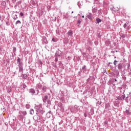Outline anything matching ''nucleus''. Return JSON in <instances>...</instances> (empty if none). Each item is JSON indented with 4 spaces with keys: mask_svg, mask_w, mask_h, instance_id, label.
<instances>
[{
    "mask_svg": "<svg viewBox=\"0 0 131 131\" xmlns=\"http://www.w3.org/2000/svg\"><path fill=\"white\" fill-rule=\"evenodd\" d=\"M35 109H36V113L37 116H41L45 113V111L43 110V108H42V105L41 104L36 105Z\"/></svg>",
    "mask_w": 131,
    "mask_h": 131,
    "instance_id": "obj_1",
    "label": "nucleus"
},
{
    "mask_svg": "<svg viewBox=\"0 0 131 131\" xmlns=\"http://www.w3.org/2000/svg\"><path fill=\"white\" fill-rule=\"evenodd\" d=\"M81 106L75 105L74 106H71L70 109L72 113H77L80 112Z\"/></svg>",
    "mask_w": 131,
    "mask_h": 131,
    "instance_id": "obj_2",
    "label": "nucleus"
},
{
    "mask_svg": "<svg viewBox=\"0 0 131 131\" xmlns=\"http://www.w3.org/2000/svg\"><path fill=\"white\" fill-rule=\"evenodd\" d=\"M17 62L18 63L19 72L21 73V72H23V63L21 62V59L20 58H18Z\"/></svg>",
    "mask_w": 131,
    "mask_h": 131,
    "instance_id": "obj_3",
    "label": "nucleus"
},
{
    "mask_svg": "<svg viewBox=\"0 0 131 131\" xmlns=\"http://www.w3.org/2000/svg\"><path fill=\"white\" fill-rule=\"evenodd\" d=\"M39 93V91H38V89L37 90L36 92H35V91L34 89H30L29 91V93L32 94V96H34V95H38V93Z\"/></svg>",
    "mask_w": 131,
    "mask_h": 131,
    "instance_id": "obj_4",
    "label": "nucleus"
},
{
    "mask_svg": "<svg viewBox=\"0 0 131 131\" xmlns=\"http://www.w3.org/2000/svg\"><path fill=\"white\" fill-rule=\"evenodd\" d=\"M123 68H124L123 63L121 62L118 64V69L119 71H122V69H123Z\"/></svg>",
    "mask_w": 131,
    "mask_h": 131,
    "instance_id": "obj_5",
    "label": "nucleus"
},
{
    "mask_svg": "<svg viewBox=\"0 0 131 131\" xmlns=\"http://www.w3.org/2000/svg\"><path fill=\"white\" fill-rule=\"evenodd\" d=\"M30 4L31 6H32L33 8H36L37 7V2L33 0H31Z\"/></svg>",
    "mask_w": 131,
    "mask_h": 131,
    "instance_id": "obj_6",
    "label": "nucleus"
},
{
    "mask_svg": "<svg viewBox=\"0 0 131 131\" xmlns=\"http://www.w3.org/2000/svg\"><path fill=\"white\" fill-rule=\"evenodd\" d=\"M118 100L119 101H122V100H125V94H123V95H120L118 97Z\"/></svg>",
    "mask_w": 131,
    "mask_h": 131,
    "instance_id": "obj_7",
    "label": "nucleus"
},
{
    "mask_svg": "<svg viewBox=\"0 0 131 131\" xmlns=\"http://www.w3.org/2000/svg\"><path fill=\"white\" fill-rule=\"evenodd\" d=\"M1 8H2V9H6V8H7V3H6V1H2L1 3Z\"/></svg>",
    "mask_w": 131,
    "mask_h": 131,
    "instance_id": "obj_8",
    "label": "nucleus"
},
{
    "mask_svg": "<svg viewBox=\"0 0 131 131\" xmlns=\"http://www.w3.org/2000/svg\"><path fill=\"white\" fill-rule=\"evenodd\" d=\"M56 56H59L60 57H62V51H61L60 50L58 49L56 51V53L55 54Z\"/></svg>",
    "mask_w": 131,
    "mask_h": 131,
    "instance_id": "obj_9",
    "label": "nucleus"
},
{
    "mask_svg": "<svg viewBox=\"0 0 131 131\" xmlns=\"http://www.w3.org/2000/svg\"><path fill=\"white\" fill-rule=\"evenodd\" d=\"M43 103H47V102H48L49 104V96L46 95L44 97V98L43 99Z\"/></svg>",
    "mask_w": 131,
    "mask_h": 131,
    "instance_id": "obj_10",
    "label": "nucleus"
},
{
    "mask_svg": "<svg viewBox=\"0 0 131 131\" xmlns=\"http://www.w3.org/2000/svg\"><path fill=\"white\" fill-rule=\"evenodd\" d=\"M47 92V87L46 86H43L41 89V92L42 94H45Z\"/></svg>",
    "mask_w": 131,
    "mask_h": 131,
    "instance_id": "obj_11",
    "label": "nucleus"
},
{
    "mask_svg": "<svg viewBox=\"0 0 131 131\" xmlns=\"http://www.w3.org/2000/svg\"><path fill=\"white\" fill-rule=\"evenodd\" d=\"M86 17H88V19H90V20H93V14L92 13H89L87 14Z\"/></svg>",
    "mask_w": 131,
    "mask_h": 131,
    "instance_id": "obj_12",
    "label": "nucleus"
},
{
    "mask_svg": "<svg viewBox=\"0 0 131 131\" xmlns=\"http://www.w3.org/2000/svg\"><path fill=\"white\" fill-rule=\"evenodd\" d=\"M21 77L23 79H28V76L26 74H22Z\"/></svg>",
    "mask_w": 131,
    "mask_h": 131,
    "instance_id": "obj_13",
    "label": "nucleus"
},
{
    "mask_svg": "<svg viewBox=\"0 0 131 131\" xmlns=\"http://www.w3.org/2000/svg\"><path fill=\"white\" fill-rule=\"evenodd\" d=\"M55 57V62H58V59H60V58H61V56H59V55H55L54 56Z\"/></svg>",
    "mask_w": 131,
    "mask_h": 131,
    "instance_id": "obj_14",
    "label": "nucleus"
},
{
    "mask_svg": "<svg viewBox=\"0 0 131 131\" xmlns=\"http://www.w3.org/2000/svg\"><path fill=\"white\" fill-rule=\"evenodd\" d=\"M5 22L7 26H9V25H10V19H9L8 18H6Z\"/></svg>",
    "mask_w": 131,
    "mask_h": 131,
    "instance_id": "obj_15",
    "label": "nucleus"
},
{
    "mask_svg": "<svg viewBox=\"0 0 131 131\" xmlns=\"http://www.w3.org/2000/svg\"><path fill=\"white\" fill-rule=\"evenodd\" d=\"M97 11H98V10L97 9V8H93V9H92V13H93V14H97Z\"/></svg>",
    "mask_w": 131,
    "mask_h": 131,
    "instance_id": "obj_16",
    "label": "nucleus"
},
{
    "mask_svg": "<svg viewBox=\"0 0 131 131\" xmlns=\"http://www.w3.org/2000/svg\"><path fill=\"white\" fill-rule=\"evenodd\" d=\"M120 36L121 38H125V34L122 33L121 32H120Z\"/></svg>",
    "mask_w": 131,
    "mask_h": 131,
    "instance_id": "obj_17",
    "label": "nucleus"
},
{
    "mask_svg": "<svg viewBox=\"0 0 131 131\" xmlns=\"http://www.w3.org/2000/svg\"><path fill=\"white\" fill-rule=\"evenodd\" d=\"M19 114L25 116L27 114V113L26 112V111H21L19 112Z\"/></svg>",
    "mask_w": 131,
    "mask_h": 131,
    "instance_id": "obj_18",
    "label": "nucleus"
},
{
    "mask_svg": "<svg viewBox=\"0 0 131 131\" xmlns=\"http://www.w3.org/2000/svg\"><path fill=\"white\" fill-rule=\"evenodd\" d=\"M100 22H102L101 19H100L99 18H96V24H99Z\"/></svg>",
    "mask_w": 131,
    "mask_h": 131,
    "instance_id": "obj_19",
    "label": "nucleus"
},
{
    "mask_svg": "<svg viewBox=\"0 0 131 131\" xmlns=\"http://www.w3.org/2000/svg\"><path fill=\"white\" fill-rule=\"evenodd\" d=\"M37 86L38 88V89H39V90H41V89L43 86H42V85H41V84L40 83H38L37 84Z\"/></svg>",
    "mask_w": 131,
    "mask_h": 131,
    "instance_id": "obj_20",
    "label": "nucleus"
},
{
    "mask_svg": "<svg viewBox=\"0 0 131 131\" xmlns=\"http://www.w3.org/2000/svg\"><path fill=\"white\" fill-rule=\"evenodd\" d=\"M82 70L83 72H84V71H86V66H83L82 68Z\"/></svg>",
    "mask_w": 131,
    "mask_h": 131,
    "instance_id": "obj_21",
    "label": "nucleus"
},
{
    "mask_svg": "<svg viewBox=\"0 0 131 131\" xmlns=\"http://www.w3.org/2000/svg\"><path fill=\"white\" fill-rule=\"evenodd\" d=\"M90 115H94V108H91L90 112Z\"/></svg>",
    "mask_w": 131,
    "mask_h": 131,
    "instance_id": "obj_22",
    "label": "nucleus"
},
{
    "mask_svg": "<svg viewBox=\"0 0 131 131\" xmlns=\"http://www.w3.org/2000/svg\"><path fill=\"white\" fill-rule=\"evenodd\" d=\"M125 114H126V115H130V112L128 110H126Z\"/></svg>",
    "mask_w": 131,
    "mask_h": 131,
    "instance_id": "obj_23",
    "label": "nucleus"
},
{
    "mask_svg": "<svg viewBox=\"0 0 131 131\" xmlns=\"http://www.w3.org/2000/svg\"><path fill=\"white\" fill-rule=\"evenodd\" d=\"M30 114H31V115H33V114H34V111L33 110V109L30 110Z\"/></svg>",
    "mask_w": 131,
    "mask_h": 131,
    "instance_id": "obj_24",
    "label": "nucleus"
},
{
    "mask_svg": "<svg viewBox=\"0 0 131 131\" xmlns=\"http://www.w3.org/2000/svg\"><path fill=\"white\" fill-rule=\"evenodd\" d=\"M68 35H69L70 36H71V35H72V34H73V33L72 32V31L70 30L68 32Z\"/></svg>",
    "mask_w": 131,
    "mask_h": 131,
    "instance_id": "obj_25",
    "label": "nucleus"
},
{
    "mask_svg": "<svg viewBox=\"0 0 131 131\" xmlns=\"http://www.w3.org/2000/svg\"><path fill=\"white\" fill-rule=\"evenodd\" d=\"M105 45H106V46H109V45H110V41L106 40L105 41Z\"/></svg>",
    "mask_w": 131,
    "mask_h": 131,
    "instance_id": "obj_26",
    "label": "nucleus"
},
{
    "mask_svg": "<svg viewBox=\"0 0 131 131\" xmlns=\"http://www.w3.org/2000/svg\"><path fill=\"white\" fill-rule=\"evenodd\" d=\"M80 23H81V20L79 19L77 21V26H79V25H80Z\"/></svg>",
    "mask_w": 131,
    "mask_h": 131,
    "instance_id": "obj_27",
    "label": "nucleus"
},
{
    "mask_svg": "<svg viewBox=\"0 0 131 131\" xmlns=\"http://www.w3.org/2000/svg\"><path fill=\"white\" fill-rule=\"evenodd\" d=\"M128 25V23H125L123 25L124 28H127L126 27H127Z\"/></svg>",
    "mask_w": 131,
    "mask_h": 131,
    "instance_id": "obj_28",
    "label": "nucleus"
},
{
    "mask_svg": "<svg viewBox=\"0 0 131 131\" xmlns=\"http://www.w3.org/2000/svg\"><path fill=\"white\" fill-rule=\"evenodd\" d=\"M111 11H114V12H116L117 11L116 9H115V8H114V7H111Z\"/></svg>",
    "mask_w": 131,
    "mask_h": 131,
    "instance_id": "obj_29",
    "label": "nucleus"
},
{
    "mask_svg": "<svg viewBox=\"0 0 131 131\" xmlns=\"http://www.w3.org/2000/svg\"><path fill=\"white\" fill-rule=\"evenodd\" d=\"M109 107H110V104H109V103H106V104H105V108H109Z\"/></svg>",
    "mask_w": 131,
    "mask_h": 131,
    "instance_id": "obj_30",
    "label": "nucleus"
},
{
    "mask_svg": "<svg viewBox=\"0 0 131 131\" xmlns=\"http://www.w3.org/2000/svg\"><path fill=\"white\" fill-rule=\"evenodd\" d=\"M27 86H26V84H25V83H24L23 85V90H25V89H26V87Z\"/></svg>",
    "mask_w": 131,
    "mask_h": 131,
    "instance_id": "obj_31",
    "label": "nucleus"
},
{
    "mask_svg": "<svg viewBox=\"0 0 131 131\" xmlns=\"http://www.w3.org/2000/svg\"><path fill=\"white\" fill-rule=\"evenodd\" d=\"M26 108H27V109H29V108H30V105L26 104Z\"/></svg>",
    "mask_w": 131,
    "mask_h": 131,
    "instance_id": "obj_32",
    "label": "nucleus"
},
{
    "mask_svg": "<svg viewBox=\"0 0 131 131\" xmlns=\"http://www.w3.org/2000/svg\"><path fill=\"white\" fill-rule=\"evenodd\" d=\"M21 24V21L20 20H17L16 23H15V25H17V24Z\"/></svg>",
    "mask_w": 131,
    "mask_h": 131,
    "instance_id": "obj_33",
    "label": "nucleus"
},
{
    "mask_svg": "<svg viewBox=\"0 0 131 131\" xmlns=\"http://www.w3.org/2000/svg\"><path fill=\"white\" fill-rule=\"evenodd\" d=\"M107 123H108V121H104V124L105 126H106V125H107Z\"/></svg>",
    "mask_w": 131,
    "mask_h": 131,
    "instance_id": "obj_34",
    "label": "nucleus"
},
{
    "mask_svg": "<svg viewBox=\"0 0 131 131\" xmlns=\"http://www.w3.org/2000/svg\"><path fill=\"white\" fill-rule=\"evenodd\" d=\"M116 64H117V60H115L114 61V65H115V66H116Z\"/></svg>",
    "mask_w": 131,
    "mask_h": 131,
    "instance_id": "obj_35",
    "label": "nucleus"
},
{
    "mask_svg": "<svg viewBox=\"0 0 131 131\" xmlns=\"http://www.w3.org/2000/svg\"><path fill=\"white\" fill-rule=\"evenodd\" d=\"M59 31H60V30H59V29H57L56 30V33H57V34H59Z\"/></svg>",
    "mask_w": 131,
    "mask_h": 131,
    "instance_id": "obj_36",
    "label": "nucleus"
},
{
    "mask_svg": "<svg viewBox=\"0 0 131 131\" xmlns=\"http://www.w3.org/2000/svg\"><path fill=\"white\" fill-rule=\"evenodd\" d=\"M19 15L21 17H23V16H24V14L23 12H20Z\"/></svg>",
    "mask_w": 131,
    "mask_h": 131,
    "instance_id": "obj_37",
    "label": "nucleus"
},
{
    "mask_svg": "<svg viewBox=\"0 0 131 131\" xmlns=\"http://www.w3.org/2000/svg\"><path fill=\"white\" fill-rule=\"evenodd\" d=\"M16 50H17V49H16V47H13V52H16Z\"/></svg>",
    "mask_w": 131,
    "mask_h": 131,
    "instance_id": "obj_38",
    "label": "nucleus"
},
{
    "mask_svg": "<svg viewBox=\"0 0 131 131\" xmlns=\"http://www.w3.org/2000/svg\"><path fill=\"white\" fill-rule=\"evenodd\" d=\"M16 17H13V19L14 20H17V19H18V17H17V15H15Z\"/></svg>",
    "mask_w": 131,
    "mask_h": 131,
    "instance_id": "obj_39",
    "label": "nucleus"
},
{
    "mask_svg": "<svg viewBox=\"0 0 131 131\" xmlns=\"http://www.w3.org/2000/svg\"><path fill=\"white\" fill-rule=\"evenodd\" d=\"M6 2L8 3V4H10V1L9 0H5Z\"/></svg>",
    "mask_w": 131,
    "mask_h": 131,
    "instance_id": "obj_40",
    "label": "nucleus"
},
{
    "mask_svg": "<svg viewBox=\"0 0 131 131\" xmlns=\"http://www.w3.org/2000/svg\"><path fill=\"white\" fill-rule=\"evenodd\" d=\"M21 4V1H19V2H17L16 5H19V4Z\"/></svg>",
    "mask_w": 131,
    "mask_h": 131,
    "instance_id": "obj_41",
    "label": "nucleus"
},
{
    "mask_svg": "<svg viewBox=\"0 0 131 131\" xmlns=\"http://www.w3.org/2000/svg\"><path fill=\"white\" fill-rule=\"evenodd\" d=\"M70 43H71V44L73 43V40H71L70 41Z\"/></svg>",
    "mask_w": 131,
    "mask_h": 131,
    "instance_id": "obj_42",
    "label": "nucleus"
},
{
    "mask_svg": "<svg viewBox=\"0 0 131 131\" xmlns=\"http://www.w3.org/2000/svg\"><path fill=\"white\" fill-rule=\"evenodd\" d=\"M82 55L84 57H85V55H86V53H83Z\"/></svg>",
    "mask_w": 131,
    "mask_h": 131,
    "instance_id": "obj_43",
    "label": "nucleus"
},
{
    "mask_svg": "<svg viewBox=\"0 0 131 131\" xmlns=\"http://www.w3.org/2000/svg\"><path fill=\"white\" fill-rule=\"evenodd\" d=\"M12 2L13 4H15V3H16V0H12Z\"/></svg>",
    "mask_w": 131,
    "mask_h": 131,
    "instance_id": "obj_44",
    "label": "nucleus"
},
{
    "mask_svg": "<svg viewBox=\"0 0 131 131\" xmlns=\"http://www.w3.org/2000/svg\"><path fill=\"white\" fill-rule=\"evenodd\" d=\"M60 100L61 101H63V100H64V98L61 97V98H60Z\"/></svg>",
    "mask_w": 131,
    "mask_h": 131,
    "instance_id": "obj_45",
    "label": "nucleus"
},
{
    "mask_svg": "<svg viewBox=\"0 0 131 131\" xmlns=\"http://www.w3.org/2000/svg\"><path fill=\"white\" fill-rule=\"evenodd\" d=\"M54 67H57V63H55L53 65Z\"/></svg>",
    "mask_w": 131,
    "mask_h": 131,
    "instance_id": "obj_46",
    "label": "nucleus"
},
{
    "mask_svg": "<svg viewBox=\"0 0 131 131\" xmlns=\"http://www.w3.org/2000/svg\"><path fill=\"white\" fill-rule=\"evenodd\" d=\"M111 53H112V54H114V53H115V51H111Z\"/></svg>",
    "mask_w": 131,
    "mask_h": 131,
    "instance_id": "obj_47",
    "label": "nucleus"
},
{
    "mask_svg": "<svg viewBox=\"0 0 131 131\" xmlns=\"http://www.w3.org/2000/svg\"><path fill=\"white\" fill-rule=\"evenodd\" d=\"M58 64L60 65V64H62V62L60 61H58Z\"/></svg>",
    "mask_w": 131,
    "mask_h": 131,
    "instance_id": "obj_48",
    "label": "nucleus"
},
{
    "mask_svg": "<svg viewBox=\"0 0 131 131\" xmlns=\"http://www.w3.org/2000/svg\"><path fill=\"white\" fill-rule=\"evenodd\" d=\"M52 41H54V42L56 41L55 40V38H52Z\"/></svg>",
    "mask_w": 131,
    "mask_h": 131,
    "instance_id": "obj_49",
    "label": "nucleus"
},
{
    "mask_svg": "<svg viewBox=\"0 0 131 131\" xmlns=\"http://www.w3.org/2000/svg\"><path fill=\"white\" fill-rule=\"evenodd\" d=\"M128 98V95H127L126 97H125V100H126V99H127Z\"/></svg>",
    "mask_w": 131,
    "mask_h": 131,
    "instance_id": "obj_50",
    "label": "nucleus"
},
{
    "mask_svg": "<svg viewBox=\"0 0 131 131\" xmlns=\"http://www.w3.org/2000/svg\"><path fill=\"white\" fill-rule=\"evenodd\" d=\"M78 6L79 8H80V5H79V2L78 3Z\"/></svg>",
    "mask_w": 131,
    "mask_h": 131,
    "instance_id": "obj_51",
    "label": "nucleus"
},
{
    "mask_svg": "<svg viewBox=\"0 0 131 131\" xmlns=\"http://www.w3.org/2000/svg\"><path fill=\"white\" fill-rule=\"evenodd\" d=\"M84 117H86V114H84Z\"/></svg>",
    "mask_w": 131,
    "mask_h": 131,
    "instance_id": "obj_52",
    "label": "nucleus"
},
{
    "mask_svg": "<svg viewBox=\"0 0 131 131\" xmlns=\"http://www.w3.org/2000/svg\"><path fill=\"white\" fill-rule=\"evenodd\" d=\"M0 21H2V16H0Z\"/></svg>",
    "mask_w": 131,
    "mask_h": 131,
    "instance_id": "obj_53",
    "label": "nucleus"
},
{
    "mask_svg": "<svg viewBox=\"0 0 131 131\" xmlns=\"http://www.w3.org/2000/svg\"><path fill=\"white\" fill-rule=\"evenodd\" d=\"M5 125H8V123H5Z\"/></svg>",
    "mask_w": 131,
    "mask_h": 131,
    "instance_id": "obj_54",
    "label": "nucleus"
},
{
    "mask_svg": "<svg viewBox=\"0 0 131 131\" xmlns=\"http://www.w3.org/2000/svg\"><path fill=\"white\" fill-rule=\"evenodd\" d=\"M82 18H84V15H82Z\"/></svg>",
    "mask_w": 131,
    "mask_h": 131,
    "instance_id": "obj_55",
    "label": "nucleus"
},
{
    "mask_svg": "<svg viewBox=\"0 0 131 131\" xmlns=\"http://www.w3.org/2000/svg\"><path fill=\"white\" fill-rule=\"evenodd\" d=\"M115 81H117V80L116 79H115Z\"/></svg>",
    "mask_w": 131,
    "mask_h": 131,
    "instance_id": "obj_56",
    "label": "nucleus"
},
{
    "mask_svg": "<svg viewBox=\"0 0 131 131\" xmlns=\"http://www.w3.org/2000/svg\"><path fill=\"white\" fill-rule=\"evenodd\" d=\"M67 41H69L68 39H67Z\"/></svg>",
    "mask_w": 131,
    "mask_h": 131,
    "instance_id": "obj_57",
    "label": "nucleus"
},
{
    "mask_svg": "<svg viewBox=\"0 0 131 131\" xmlns=\"http://www.w3.org/2000/svg\"><path fill=\"white\" fill-rule=\"evenodd\" d=\"M48 113H51V111H50L49 112H48Z\"/></svg>",
    "mask_w": 131,
    "mask_h": 131,
    "instance_id": "obj_58",
    "label": "nucleus"
},
{
    "mask_svg": "<svg viewBox=\"0 0 131 131\" xmlns=\"http://www.w3.org/2000/svg\"><path fill=\"white\" fill-rule=\"evenodd\" d=\"M72 14H73V11H72Z\"/></svg>",
    "mask_w": 131,
    "mask_h": 131,
    "instance_id": "obj_59",
    "label": "nucleus"
},
{
    "mask_svg": "<svg viewBox=\"0 0 131 131\" xmlns=\"http://www.w3.org/2000/svg\"><path fill=\"white\" fill-rule=\"evenodd\" d=\"M129 95H130V94H131V92H130V93H129Z\"/></svg>",
    "mask_w": 131,
    "mask_h": 131,
    "instance_id": "obj_60",
    "label": "nucleus"
},
{
    "mask_svg": "<svg viewBox=\"0 0 131 131\" xmlns=\"http://www.w3.org/2000/svg\"><path fill=\"white\" fill-rule=\"evenodd\" d=\"M95 1H96V2H97L98 0H95Z\"/></svg>",
    "mask_w": 131,
    "mask_h": 131,
    "instance_id": "obj_61",
    "label": "nucleus"
},
{
    "mask_svg": "<svg viewBox=\"0 0 131 131\" xmlns=\"http://www.w3.org/2000/svg\"><path fill=\"white\" fill-rule=\"evenodd\" d=\"M79 15V16H80V14H78Z\"/></svg>",
    "mask_w": 131,
    "mask_h": 131,
    "instance_id": "obj_62",
    "label": "nucleus"
},
{
    "mask_svg": "<svg viewBox=\"0 0 131 131\" xmlns=\"http://www.w3.org/2000/svg\"><path fill=\"white\" fill-rule=\"evenodd\" d=\"M123 94H124V92L123 93Z\"/></svg>",
    "mask_w": 131,
    "mask_h": 131,
    "instance_id": "obj_63",
    "label": "nucleus"
},
{
    "mask_svg": "<svg viewBox=\"0 0 131 131\" xmlns=\"http://www.w3.org/2000/svg\"><path fill=\"white\" fill-rule=\"evenodd\" d=\"M21 116H20V118H21Z\"/></svg>",
    "mask_w": 131,
    "mask_h": 131,
    "instance_id": "obj_64",
    "label": "nucleus"
}]
</instances>
